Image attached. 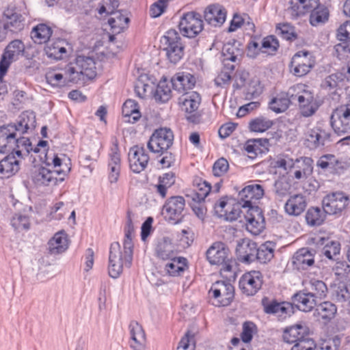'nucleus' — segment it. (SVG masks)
I'll return each instance as SVG.
<instances>
[{
  "label": "nucleus",
  "mask_w": 350,
  "mask_h": 350,
  "mask_svg": "<svg viewBox=\"0 0 350 350\" xmlns=\"http://www.w3.org/2000/svg\"><path fill=\"white\" fill-rule=\"evenodd\" d=\"M65 75L71 83L84 84L87 81L94 78L96 63L91 57L78 55L75 62H71L65 66Z\"/></svg>",
  "instance_id": "f257e3e1"
},
{
  "label": "nucleus",
  "mask_w": 350,
  "mask_h": 350,
  "mask_svg": "<svg viewBox=\"0 0 350 350\" xmlns=\"http://www.w3.org/2000/svg\"><path fill=\"white\" fill-rule=\"evenodd\" d=\"M24 134L0 129V147L6 148L8 152H14L21 159L23 155L27 156L32 150V146L29 139L22 136Z\"/></svg>",
  "instance_id": "f03ea898"
},
{
  "label": "nucleus",
  "mask_w": 350,
  "mask_h": 350,
  "mask_svg": "<svg viewBox=\"0 0 350 350\" xmlns=\"http://www.w3.org/2000/svg\"><path fill=\"white\" fill-rule=\"evenodd\" d=\"M161 43L167 59L172 64H177L183 57L185 46L176 30L167 31L161 38Z\"/></svg>",
  "instance_id": "7ed1b4c3"
},
{
  "label": "nucleus",
  "mask_w": 350,
  "mask_h": 350,
  "mask_svg": "<svg viewBox=\"0 0 350 350\" xmlns=\"http://www.w3.org/2000/svg\"><path fill=\"white\" fill-rule=\"evenodd\" d=\"M186 213L185 200L180 196L169 198L162 208V215L165 220L172 225L183 222Z\"/></svg>",
  "instance_id": "20e7f679"
},
{
  "label": "nucleus",
  "mask_w": 350,
  "mask_h": 350,
  "mask_svg": "<svg viewBox=\"0 0 350 350\" xmlns=\"http://www.w3.org/2000/svg\"><path fill=\"white\" fill-rule=\"evenodd\" d=\"M301 85H297L291 88L288 92L290 99L292 102L298 103L299 113L301 116L310 117L316 113L319 108L317 102L314 99L312 94L306 90L298 92L296 94L291 92V91L301 90Z\"/></svg>",
  "instance_id": "39448f33"
},
{
  "label": "nucleus",
  "mask_w": 350,
  "mask_h": 350,
  "mask_svg": "<svg viewBox=\"0 0 350 350\" xmlns=\"http://www.w3.org/2000/svg\"><path fill=\"white\" fill-rule=\"evenodd\" d=\"M70 168L66 164L63 168L51 171L42 165H35L31 170V177L33 182L37 185H48L50 183L55 184L57 181L54 175L62 176L59 180L63 181L65 176L70 172Z\"/></svg>",
  "instance_id": "423d86ee"
},
{
  "label": "nucleus",
  "mask_w": 350,
  "mask_h": 350,
  "mask_svg": "<svg viewBox=\"0 0 350 350\" xmlns=\"http://www.w3.org/2000/svg\"><path fill=\"white\" fill-rule=\"evenodd\" d=\"M173 142L172 131L167 127H161L152 134L147 143V148L153 153L163 154L172 146Z\"/></svg>",
  "instance_id": "0eeeda50"
},
{
  "label": "nucleus",
  "mask_w": 350,
  "mask_h": 350,
  "mask_svg": "<svg viewBox=\"0 0 350 350\" xmlns=\"http://www.w3.org/2000/svg\"><path fill=\"white\" fill-rule=\"evenodd\" d=\"M203 27L201 15L195 12L183 14L178 24L180 33L188 38L196 37L202 31Z\"/></svg>",
  "instance_id": "6e6552de"
},
{
  "label": "nucleus",
  "mask_w": 350,
  "mask_h": 350,
  "mask_svg": "<svg viewBox=\"0 0 350 350\" xmlns=\"http://www.w3.org/2000/svg\"><path fill=\"white\" fill-rule=\"evenodd\" d=\"M208 294L216 300L215 306H227L234 299V288L228 281H217L212 284Z\"/></svg>",
  "instance_id": "1a4fd4ad"
},
{
  "label": "nucleus",
  "mask_w": 350,
  "mask_h": 350,
  "mask_svg": "<svg viewBox=\"0 0 350 350\" xmlns=\"http://www.w3.org/2000/svg\"><path fill=\"white\" fill-rule=\"evenodd\" d=\"M349 198L341 191L332 192L325 196L322 201L324 212L327 215L340 214L349 205Z\"/></svg>",
  "instance_id": "9d476101"
},
{
  "label": "nucleus",
  "mask_w": 350,
  "mask_h": 350,
  "mask_svg": "<svg viewBox=\"0 0 350 350\" xmlns=\"http://www.w3.org/2000/svg\"><path fill=\"white\" fill-rule=\"evenodd\" d=\"M25 51V44L20 40H14L5 49L0 61V79L5 76L11 63L16 61Z\"/></svg>",
  "instance_id": "9b49d317"
},
{
  "label": "nucleus",
  "mask_w": 350,
  "mask_h": 350,
  "mask_svg": "<svg viewBox=\"0 0 350 350\" xmlns=\"http://www.w3.org/2000/svg\"><path fill=\"white\" fill-rule=\"evenodd\" d=\"M314 59L308 51H299L292 57L290 69L291 73L297 77H303L308 74L314 65Z\"/></svg>",
  "instance_id": "f8f14e48"
},
{
  "label": "nucleus",
  "mask_w": 350,
  "mask_h": 350,
  "mask_svg": "<svg viewBox=\"0 0 350 350\" xmlns=\"http://www.w3.org/2000/svg\"><path fill=\"white\" fill-rule=\"evenodd\" d=\"M243 46L239 41L233 40L224 44L222 48V55L225 69L233 71L235 66L230 64L229 62L239 64L243 57Z\"/></svg>",
  "instance_id": "ddd939ff"
},
{
  "label": "nucleus",
  "mask_w": 350,
  "mask_h": 350,
  "mask_svg": "<svg viewBox=\"0 0 350 350\" xmlns=\"http://www.w3.org/2000/svg\"><path fill=\"white\" fill-rule=\"evenodd\" d=\"M263 283L262 273L252 271L244 273L239 281V288L247 296H253L261 288Z\"/></svg>",
  "instance_id": "4468645a"
},
{
  "label": "nucleus",
  "mask_w": 350,
  "mask_h": 350,
  "mask_svg": "<svg viewBox=\"0 0 350 350\" xmlns=\"http://www.w3.org/2000/svg\"><path fill=\"white\" fill-rule=\"evenodd\" d=\"M330 122L338 135L350 133V107L341 106L335 109L331 116Z\"/></svg>",
  "instance_id": "2eb2a0df"
},
{
  "label": "nucleus",
  "mask_w": 350,
  "mask_h": 350,
  "mask_svg": "<svg viewBox=\"0 0 350 350\" xmlns=\"http://www.w3.org/2000/svg\"><path fill=\"white\" fill-rule=\"evenodd\" d=\"M264 196V189L260 185L252 184L245 187L239 193L238 199L243 209L258 206L256 202Z\"/></svg>",
  "instance_id": "dca6fc26"
},
{
  "label": "nucleus",
  "mask_w": 350,
  "mask_h": 350,
  "mask_svg": "<svg viewBox=\"0 0 350 350\" xmlns=\"http://www.w3.org/2000/svg\"><path fill=\"white\" fill-rule=\"evenodd\" d=\"M36 126V120L34 112L26 111L19 116L16 123L0 126V129H5L10 132L16 133H28L32 132Z\"/></svg>",
  "instance_id": "f3484780"
},
{
  "label": "nucleus",
  "mask_w": 350,
  "mask_h": 350,
  "mask_svg": "<svg viewBox=\"0 0 350 350\" xmlns=\"http://www.w3.org/2000/svg\"><path fill=\"white\" fill-rule=\"evenodd\" d=\"M150 157L143 145H136L129 152V161L131 170L136 174L144 171L149 162Z\"/></svg>",
  "instance_id": "a211bd4d"
},
{
  "label": "nucleus",
  "mask_w": 350,
  "mask_h": 350,
  "mask_svg": "<svg viewBox=\"0 0 350 350\" xmlns=\"http://www.w3.org/2000/svg\"><path fill=\"white\" fill-rule=\"evenodd\" d=\"M247 221L246 228L254 235H258L265 228V218L258 206L250 207L244 213Z\"/></svg>",
  "instance_id": "6ab92c4d"
},
{
  "label": "nucleus",
  "mask_w": 350,
  "mask_h": 350,
  "mask_svg": "<svg viewBox=\"0 0 350 350\" xmlns=\"http://www.w3.org/2000/svg\"><path fill=\"white\" fill-rule=\"evenodd\" d=\"M44 51L48 57L60 60L68 57L72 53L73 49L66 40L58 39L47 44Z\"/></svg>",
  "instance_id": "aec40b11"
},
{
  "label": "nucleus",
  "mask_w": 350,
  "mask_h": 350,
  "mask_svg": "<svg viewBox=\"0 0 350 350\" xmlns=\"http://www.w3.org/2000/svg\"><path fill=\"white\" fill-rule=\"evenodd\" d=\"M3 16L5 18L3 25L8 32L16 33L24 29L25 18L16 8H8L4 11Z\"/></svg>",
  "instance_id": "412c9836"
},
{
  "label": "nucleus",
  "mask_w": 350,
  "mask_h": 350,
  "mask_svg": "<svg viewBox=\"0 0 350 350\" xmlns=\"http://www.w3.org/2000/svg\"><path fill=\"white\" fill-rule=\"evenodd\" d=\"M306 139L307 146L310 149L323 147L332 141L331 133L319 127H315L308 131L306 135Z\"/></svg>",
  "instance_id": "4be33fe9"
},
{
  "label": "nucleus",
  "mask_w": 350,
  "mask_h": 350,
  "mask_svg": "<svg viewBox=\"0 0 350 350\" xmlns=\"http://www.w3.org/2000/svg\"><path fill=\"white\" fill-rule=\"evenodd\" d=\"M227 12L225 8L219 4L209 5L204 12L205 21L213 27H221L226 19Z\"/></svg>",
  "instance_id": "5701e85b"
},
{
  "label": "nucleus",
  "mask_w": 350,
  "mask_h": 350,
  "mask_svg": "<svg viewBox=\"0 0 350 350\" xmlns=\"http://www.w3.org/2000/svg\"><path fill=\"white\" fill-rule=\"evenodd\" d=\"M262 306L264 312L269 314H275L282 319L290 316L292 310V304L288 302H278L276 300H269L267 297L262 299Z\"/></svg>",
  "instance_id": "b1692460"
},
{
  "label": "nucleus",
  "mask_w": 350,
  "mask_h": 350,
  "mask_svg": "<svg viewBox=\"0 0 350 350\" xmlns=\"http://www.w3.org/2000/svg\"><path fill=\"white\" fill-rule=\"evenodd\" d=\"M119 242H112L110 246L108 272L110 277L117 278L120 276L123 270L124 263V258L120 256V246L117 245Z\"/></svg>",
  "instance_id": "393cba45"
},
{
  "label": "nucleus",
  "mask_w": 350,
  "mask_h": 350,
  "mask_svg": "<svg viewBox=\"0 0 350 350\" xmlns=\"http://www.w3.org/2000/svg\"><path fill=\"white\" fill-rule=\"evenodd\" d=\"M206 254L207 260L211 265H219L228 259L230 250L224 242H213Z\"/></svg>",
  "instance_id": "a878e982"
},
{
  "label": "nucleus",
  "mask_w": 350,
  "mask_h": 350,
  "mask_svg": "<svg viewBox=\"0 0 350 350\" xmlns=\"http://www.w3.org/2000/svg\"><path fill=\"white\" fill-rule=\"evenodd\" d=\"M309 328L303 323H297L286 327L283 332V340L288 344H296L307 338Z\"/></svg>",
  "instance_id": "bb28decb"
},
{
  "label": "nucleus",
  "mask_w": 350,
  "mask_h": 350,
  "mask_svg": "<svg viewBox=\"0 0 350 350\" xmlns=\"http://www.w3.org/2000/svg\"><path fill=\"white\" fill-rule=\"evenodd\" d=\"M173 89L180 94L189 92L193 89L196 83V78L193 75L187 72H180L176 73L171 79Z\"/></svg>",
  "instance_id": "cd10ccee"
},
{
  "label": "nucleus",
  "mask_w": 350,
  "mask_h": 350,
  "mask_svg": "<svg viewBox=\"0 0 350 350\" xmlns=\"http://www.w3.org/2000/svg\"><path fill=\"white\" fill-rule=\"evenodd\" d=\"M292 304L299 310L305 312L312 311L317 306V300L306 289L299 291L291 297Z\"/></svg>",
  "instance_id": "c85d7f7f"
},
{
  "label": "nucleus",
  "mask_w": 350,
  "mask_h": 350,
  "mask_svg": "<svg viewBox=\"0 0 350 350\" xmlns=\"http://www.w3.org/2000/svg\"><path fill=\"white\" fill-rule=\"evenodd\" d=\"M286 14L293 19L305 14L306 9L317 5L318 0H287Z\"/></svg>",
  "instance_id": "c756f323"
},
{
  "label": "nucleus",
  "mask_w": 350,
  "mask_h": 350,
  "mask_svg": "<svg viewBox=\"0 0 350 350\" xmlns=\"http://www.w3.org/2000/svg\"><path fill=\"white\" fill-rule=\"evenodd\" d=\"M314 250L308 248L299 249L293 257V265L297 270H306L314 263Z\"/></svg>",
  "instance_id": "7c9ffc66"
},
{
  "label": "nucleus",
  "mask_w": 350,
  "mask_h": 350,
  "mask_svg": "<svg viewBox=\"0 0 350 350\" xmlns=\"http://www.w3.org/2000/svg\"><path fill=\"white\" fill-rule=\"evenodd\" d=\"M168 261L165 265L164 270L170 276H182L185 271L189 269L188 260L185 257L177 256L176 255Z\"/></svg>",
  "instance_id": "2f4dec72"
},
{
  "label": "nucleus",
  "mask_w": 350,
  "mask_h": 350,
  "mask_svg": "<svg viewBox=\"0 0 350 350\" xmlns=\"http://www.w3.org/2000/svg\"><path fill=\"white\" fill-rule=\"evenodd\" d=\"M256 242H238L236 255L239 261L250 264L255 260Z\"/></svg>",
  "instance_id": "473e14b6"
},
{
  "label": "nucleus",
  "mask_w": 350,
  "mask_h": 350,
  "mask_svg": "<svg viewBox=\"0 0 350 350\" xmlns=\"http://www.w3.org/2000/svg\"><path fill=\"white\" fill-rule=\"evenodd\" d=\"M131 334L130 347L133 350H144L146 336L142 327L135 321H132L129 325Z\"/></svg>",
  "instance_id": "72a5a7b5"
},
{
  "label": "nucleus",
  "mask_w": 350,
  "mask_h": 350,
  "mask_svg": "<svg viewBox=\"0 0 350 350\" xmlns=\"http://www.w3.org/2000/svg\"><path fill=\"white\" fill-rule=\"evenodd\" d=\"M21 158H16L12 153L0 161V178H9L20 169Z\"/></svg>",
  "instance_id": "f704fd0d"
},
{
  "label": "nucleus",
  "mask_w": 350,
  "mask_h": 350,
  "mask_svg": "<svg viewBox=\"0 0 350 350\" xmlns=\"http://www.w3.org/2000/svg\"><path fill=\"white\" fill-rule=\"evenodd\" d=\"M201 101V97L197 92H189L183 94L179 98V103L182 110L187 113H192L198 109Z\"/></svg>",
  "instance_id": "c9c22d12"
},
{
  "label": "nucleus",
  "mask_w": 350,
  "mask_h": 350,
  "mask_svg": "<svg viewBox=\"0 0 350 350\" xmlns=\"http://www.w3.org/2000/svg\"><path fill=\"white\" fill-rule=\"evenodd\" d=\"M304 288L316 300L317 299L325 298L328 291L326 284L323 281L315 278H312L306 282Z\"/></svg>",
  "instance_id": "e433bc0d"
},
{
  "label": "nucleus",
  "mask_w": 350,
  "mask_h": 350,
  "mask_svg": "<svg viewBox=\"0 0 350 350\" xmlns=\"http://www.w3.org/2000/svg\"><path fill=\"white\" fill-rule=\"evenodd\" d=\"M306 202L305 198L300 194L291 196L286 202L284 208L291 215H299L305 210Z\"/></svg>",
  "instance_id": "4c0bfd02"
},
{
  "label": "nucleus",
  "mask_w": 350,
  "mask_h": 350,
  "mask_svg": "<svg viewBox=\"0 0 350 350\" xmlns=\"http://www.w3.org/2000/svg\"><path fill=\"white\" fill-rule=\"evenodd\" d=\"M310 10V23L312 26L323 24L328 20L329 12L325 6L319 3V0L316 6L306 9L305 13Z\"/></svg>",
  "instance_id": "58836bf2"
},
{
  "label": "nucleus",
  "mask_w": 350,
  "mask_h": 350,
  "mask_svg": "<svg viewBox=\"0 0 350 350\" xmlns=\"http://www.w3.org/2000/svg\"><path fill=\"white\" fill-rule=\"evenodd\" d=\"M178 253L172 242H157L154 247L155 256L162 260H168Z\"/></svg>",
  "instance_id": "ea45409f"
},
{
  "label": "nucleus",
  "mask_w": 350,
  "mask_h": 350,
  "mask_svg": "<svg viewBox=\"0 0 350 350\" xmlns=\"http://www.w3.org/2000/svg\"><path fill=\"white\" fill-rule=\"evenodd\" d=\"M122 114L130 123H135L141 118L137 103L131 99L126 100L122 105Z\"/></svg>",
  "instance_id": "a19ab883"
},
{
  "label": "nucleus",
  "mask_w": 350,
  "mask_h": 350,
  "mask_svg": "<svg viewBox=\"0 0 350 350\" xmlns=\"http://www.w3.org/2000/svg\"><path fill=\"white\" fill-rule=\"evenodd\" d=\"M53 31L45 24H39L34 27L31 32V38L35 43L46 42L51 36Z\"/></svg>",
  "instance_id": "79ce46f5"
},
{
  "label": "nucleus",
  "mask_w": 350,
  "mask_h": 350,
  "mask_svg": "<svg viewBox=\"0 0 350 350\" xmlns=\"http://www.w3.org/2000/svg\"><path fill=\"white\" fill-rule=\"evenodd\" d=\"M274 242H265L259 247H256L255 252V260H258L261 263H266L270 261L273 257Z\"/></svg>",
  "instance_id": "37998d69"
},
{
  "label": "nucleus",
  "mask_w": 350,
  "mask_h": 350,
  "mask_svg": "<svg viewBox=\"0 0 350 350\" xmlns=\"http://www.w3.org/2000/svg\"><path fill=\"white\" fill-rule=\"evenodd\" d=\"M315 312L318 316L323 320L330 321L332 319L337 312V308L335 304L330 301H324L316 306Z\"/></svg>",
  "instance_id": "c03bdc74"
},
{
  "label": "nucleus",
  "mask_w": 350,
  "mask_h": 350,
  "mask_svg": "<svg viewBox=\"0 0 350 350\" xmlns=\"http://www.w3.org/2000/svg\"><path fill=\"white\" fill-rule=\"evenodd\" d=\"M326 213L319 207H310L306 212V220L311 226H320L325 219Z\"/></svg>",
  "instance_id": "a18cd8bd"
},
{
  "label": "nucleus",
  "mask_w": 350,
  "mask_h": 350,
  "mask_svg": "<svg viewBox=\"0 0 350 350\" xmlns=\"http://www.w3.org/2000/svg\"><path fill=\"white\" fill-rule=\"evenodd\" d=\"M113 17L108 19V23L113 31L120 33L126 28L129 18L119 12H113Z\"/></svg>",
  "instance_id": "49530a36"
},
{
  "label": "nucleus",
  "mask_w": 350,
  "mask_h": 350,
  "mask_svg": "<svg viewBox=\"0 0 350 350\" xmlns=\"http://www.w3.org/2000/svg\"><path fill=\"white\" fill-rule=\"evenodd\" d=\"M172 91L170 87L165 80L161 81L154 92V98L157 101L165 103L170 100L172 96Z\"/></svg>",
  "instance_id": "de8ad7c7"
},
{
  "label": "nucleus",
  "mask_w": 350,
  "mask_h": 350,
  "mask_svg": "<svg viewBox=\"0 0 350 350\" xmlns=\"http://www.w3.org/2000/svg\"><path fill=\"white\" fill-rule=\"evenodd\" d=\"M273 124L272 120L264 116H259L252 120L249 126L252 131L263 133L270 129Z\"/></svg>",
  "instance_id": "09e8293b"
},
{
  "label": "nucleus",
  "mask_w": 350,
  "mask_h": 350,
  "mask_svg": "<svg viewBox=\"0 0 350 350\" xmlns=\"http://www.w3.org/2000/svg\"><path fill=\"white\" fill-rule=\"evenodd\" d=\"M211 191V184L205 180H200L197 183L196 189L191 194L193 201H204Z\"/></svg>",
  "instance_id": "8fccbe9b"
},
{
  "label": "nucleus",
  "mask_w": 350,
  "mask_h": 350,
  "mask_svg": "<svg viewBox=\"0 0 350 350\" xmlns=\"http://www.w3.org/2000/svg\"><path fill=\"white\" fill-rule=\"evenodd\" d=\"M337 158L334 154H325L319 158L317 161V166L329 173H333L336 170Z\"/></svg>",
  "instance_id": "3c124183"
},
{
  "label": "nucleus",
  "mask_w": 350,
  "mask_h": 350,
  "mask_svg": "<svg viewBox=\"0 0 350 350\" xmlns=\"http://www.w3.org/2000/svg\"><path fill=\"white\" fill-rule=\"evenodd\" d=\"M291 188L290 182L284 177L279 178L274 183V193L278 198L286 196Z\"/></svg>",
  "instance_id": "603ef678"
},
{
  "label": "nucleus",
  "mask_w": 350,
  "mask_h": 350,
  "mask_svg": "<svg viewBox=\"0 0 350 350\" xmlns=\"http://www.w3.org/2000/svg\"><path fill=\"white\" fill-rule=\"evenodd\" d=\"M120 258H124V264L129 266L133 258V242H119Z\"/></svg>",
  "instance_id": "864d4df0"
},
{
  "label": "nucleus",
  "mask_w": 350,
  "mask_h": 350,
  "mask_svg": "<svg viewBox=\"0 0 350 350\" xmlns=\"http://www.w3.org/2000/svg\"><path fill=\"white\" fill-rule=\"evenodd\" d=\"M340 345L341 338L337 335L321 340L317 346V350H339Z\"/></svg>",
  "instance_id": "5fc2aeb1"
},
{
  "label": "nucleus",
  "mask_w": 350,
  "mask_h": 350,
  "mask_svg": "<svg viewBox=\"0 0 350 350\" xmlns=\"http://www.w3.org/2000/svg\"><path fill=\"white\" fill-rule=\"evenodd\" d=\"M276 30L278 33L286 40L292 41L297 38V36L294 27L288 23L279 24L277 26Z\"/></svg>",
  "instance_id": "6e6d98bb"
},
{
  "label": "nucleus",
  "mask_w": 350,
  "mask_h": 350,
  "mask_svg": "<svg viewBox=\"0 0 350 350\" xmlns=\"http://www.w3.org/2000/svg\"><path fill=\"white\" fill-rule=\"evenodd\" d=\"M63 73L48 72L46 75V81L53 86L64 85L67 83H71L66 77L65 67L61 69Z\"/></svg>",
  "instance_id": "4d7b16f0"
},
{
  "label": "nucleus",
  "mask_w": 350,
  "mask_h": 350,
  "mask_svg": "<svg viewBox=\"0 0 350 350\" xmlns=\"http://www.w3.org/2000/svg\"><path fill=\"white\" fill-rule=\"evenodd\" d=\"M279 47L278 40L273 36H269L262 41L261 51L267 54H273Z\"/></svg>",
  "instance_id": "13d9d810"
},
{
  "label": "nucleus",
  "mask_w": 350,
  "mask_h": 350,
  "mask_svg": "<svg viewBox=\"0 0 350 350\" xmlns=\"http://www.w3.org/2000/svg\"><path fill=\"white\" fill-rule=\"evenodd\" d=\"M291 100L289 98L284 97H275L273 98L269 103V108L274 112L279 113L284 112L288 107L289 102Z\"/></svg>",
  "instance_id": "bf43d9fd"
},
{
  "label": "nucleus",
  "mask_w": 350,
  "mask_h": 350,
  "mask_svg": "<svg viewBox=\"0 0 350 350\" xmlns=\"http://www.w3.org/2000/svg\"><path fill=\"white\" fill-rule=\"evenodd\" d=\"M312 160L309 157H301L295 161L294 169L302 172L303 174L310 175L312 172Z\"/></svg>",
  "instance_id": "052dcab7"
},
{
  "label": "nucleus",
  "mask_w": 350,
  "mask_h": 350,
  "mask_svg": "<svg viewBox=\"0 0 350 350\" xmlns=\"http://www.w3.org/2000/svg\"><path fill=\"white\" fill-rule=\"evenodd\" d=\"M343 81L342 75L340 73L332 74L327 77L323 82V87L329 90L337 88Z\"/></svg>",
  "instance_id": "680f3d73"
},
{
  "label": "nucleus",
  "mask_w": 350,
  "mask_h": 350,
  "mask_svg": "<svg viewBox=\"0 0 350 350\" xmlns=\"http://www.w3.org/2000/svg\"><path fill=\"white\" fill-rule=\"evenodd\" d=\"M11 225L16 230H27L29 228V217L21 214H16L11 219Z\"/></svg>",
  "instance_id": "e2e57ef3"
},
{
  "label": "nucleus",
  "mask_w": 350,
  "mask_h": 350,
  "mask_svg": "<svg viewBox=\"0 0 350 350\" xmlns=\"http://www.w3.org/2000/svg\"><path fill=\"white\" fill-rule=\"evenodd\" d=\"M334 296L337 301H346L350 298V286L344 283L339 284L334 291Z\"/></svg>",
  "instance_id": "0e129e2a"
},
{
  "label": "nucleus",
  "mask_w": 350,
  "mask_h": 350,
  "mask_svg": "<svg viewBox=\"0 0 350 350\" xmlns=\"http://www.w3.org/2000/svg\"><path fill=\"white\" fill-rule=\"evenodd\" d=\"M256 329V326L253 322H245L243 325V331L241 334L242 341L245 343L250 342L253 338V334Z\"/></svg>",
  "instance_id": "69168bd1"
},
{
  "label": "nucleus",
  "mask_w": 350,
  "mask_h": 350,
  "mask_svg": "<svg viewBox=\"0 0 350 350\" xmlns=\"http://www.w3.org/2000/svg\"><path fill=\"white\" fill-rule=\"evenodd\" d=\"M69 242H48L49 253L57 255L64 253L69 247Z\"/></svg>",
  "instance_id": "338daca9"
},
{
  "label": "nucleus",
  "mask_w": 350,
  "mask_h": 350,
  "mask_svg": "<svg viewBox=\"0 0 350 350\" xmlns=\"http://www.w3.org/2000/svg\"><path fill=\"white\" fill-rule=\"evenodd\" d=\"M228 167V161L224 158H220L214 163L213 173L215 176H220L227 172Z\"/></svg>",
  "instance_id": "774afa93"
}]
</instances>
